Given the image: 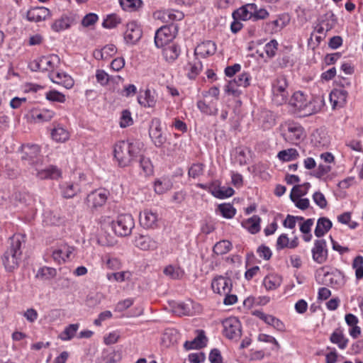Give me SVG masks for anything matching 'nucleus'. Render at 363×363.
<instances>
[{
	"label": "nucleus",
	"instance_id": "obj_25",
	"mask_svg": "<svg viewBox=\"0 0 363 363\" xmlns=\"http://www.w3.org/2000/svg\"><path fill=\"white\" fill-rule=\"evenodd\" d=\"M62 196L65 199H72L82 191V186L75 182H67L60 185Z\"/></svg>",
	"mask_w": 363,
	"mask_h": 363
},
{
	"label": "nucleus",
	"instance_id": "obj_2",
	"mask_svg": "<svg viewBox=\"0 0 363 363\" xmlns=\"http://www.w3.org/2000/svg\"><path fill=\"white\" fill-rule=\"evenodd\" d=\"M289 104L301 116H308L320 111L323 101L319 98L309 99L302 91H296L289 101Z\"/></svg>",
	"mask_w": 363,
	"mask_h": 363
},
{
	"label": "nucleus",
	"instance_id": "obj_21",
	"mask_svg": "<svg viewBox=\"0 0 363 363\" xmlns=\"http://www.w3.org/2000/svg\"><path fill=\"white\" fill-rule=\"evenodd\" d=\"M306 194V191H301V186H294L290 194L291 201L296 206L301 210H306L308 208L310 202L308 199H301L300 197Z\"/></svg>",
	"mask_w": 363,
	"mask_h": 363
},
{
	"label": "nucleus",
	"instance_id": "obj_53",
	"mask_svg": "<svg viewBox=\"0 0 363 363\" xmlns=\"http://www.w3.org/2000/svg\"><path fill=\"white\" fill-rule=\"evenodd\" d=\"M260 220L261 219L258 216H254L247 220V228L251 233L255 234L260 230Z\"/></svg>",
	"mask_w": 363,
	"mask_h": 363
},
{
	"label": "nucleus",
	"instance_id": "obj_61",
	"mask_svg": "<svg viewBox=\"0 0 363 363\" xmlns=\"http://www.w3.org/2000/svg\"><path fill=\"white\" fill-rule=\"evenodd\" d=\"M133 124V118L131 113L128 110H123L121 113L120 118V126L121 128H126Z\"/></svg>",
	"mask_w": 363,
	"mask_h": 363
},
{
	"label": "nucleus",
	"instance_id": "obj_9",
	"mask_svg": "<svg viewBox=\"0 0 363 363\" xmlns=\"http://www.w3.org/2000/svg\"><path fill=\"white\" fill-rule=\"evenodd\" d=\"M31 173L40 179H58L62 177V171L55 165H43V161L31 170Z\"/></svg>",
	"mask_w": 363,
	"mask_h": 363
},
{
	"label": "nucleus",
	"instance_id": "obj_59",
	"mask_svg": "<svg viewBox=\"0 0 363 363\" xmlns=\"http://www.w3.org/2000/svg\"><path fill=\"white\" fill-rule=\"evenodd\" d=\"M321 22L322 24L325 26V30L328 31L335 27L337 23V18L333 13L329 12L325 15L324 19H323Z\"/></svg>",
	"mask_w": 363,
	"mask_h": 363
},
{
	"label": "nucleus",
	"instance_id": "obj_31",
	"mask_svg": "<svg viewBox=\"0 0 363 363\" xmlns=\"http://www.w3.org/2000/svg\"><path fill=\"white\" fill-rule=\"evenodd\" d=\"M49 77L55 84H60L66 89H70L74 85L72 77L64 72L50 73Z\"/></svg>",
	"mask_w": 363,
	"mask_h": 363
},
{
	"label": "nucleus",
	"instance_id": "obj_36",
	"mask_svg": "<svg viewBox=\"0 0 363 363\" xmlns=\"http://www.w3.org/2000/svg\"><path fill=\"white\" fill-rule=\"evenodd\" d=\"M206 337L203 330H198L197 336L192 341H186L184 347L187 350L200 349L203 347L206 344Z\"/></svg>",
	"mask_w": 363,
	"mask_h": 363
},
{
	"label": "nucleus",
	"instance_id": "obj_10",
	"mask_svg": "<svg viewBox=\"0 0 363 363\" xmlns=\"http://www.w3.org/2000/svg\"><path fill=\"white\" fill-rule=\"evenodd\" d=\"M223 335L228 339H238L241 335V323L235 317L223 321Z\"/></svg>",
	"mask_w": 363,
	"mask_h": 363
},
{
	"label": "nucleus",
	"instance_id": "obj_39",
	"mask_svg": "<svg viewBox=\"0 0 363 363\" xmlns=\"http://www.w3.org/2000/svg\"><path fill=\"white\" fill-rule=\"evenodd\" d=\"M52 138L58 143H65L69 138V131L60 125H57L51 132Z\"/></svg>",
	"mask_w": 363,
	"mask_h": 363
},
{
	"label": "nucleus",
	"instance_id": "obj_46",
	"mask_svg": "<svg viewBox=\"0 0 363 363\" xmlns=\"http://www.w3.org/2000/svg\"><path fill=\"white\" fill-rule=\"evenodd\" d=\"M330 340L333 343L337 344L341 350H344L348 342V340L345 337L342 333L337 330L332 333Z\"/></svg>",
	"mask_w": 363,
	"mask_h": 363
},
{
	"label": "nucleus",
	"instance_id": "obj_3",
	"mask_svg": "<svg viewBox=\"0 0 363 363\" xmlns=\"http://www.w3.org/2000/svg\"><path fill=\"white\" fill-rule=\"evenodd\" d=\"M25 242V237L21 234H16L10 238L9 246L3 255V264L8 272L18 268L21 260L22 245Z\"/></svg>",
	"mask_w": 363,
	"mask_h": 363
},
{
	"label": "nucleus",
	"instance_id": "obj_35",
	"mask_svg": "<svg viewBox=\"0 0 363 363\" xmlns=\"http://www.w3.org/2000/svg\"><path fill=\"white\" fill-rule=\"evenodd\" d=\"M199 110L207 116H216L218 112L216 102L207 103L205 100H199L196 103Z\"/></svg>",
	"mask_w": 363,
	"mask_h": 363
},
{
	"label": "nucleus",
	"instance_id": "obj_34",
	"mask_svg": "<svg viewBox=\"0 0 363 363\" xmlns=\"http://www.w3.org/2000/svg\"><path fill=\"white\" fill-rule=\"evenodd\" d=\"M181 50L175 43L168 44L164 46L162 55L168 62H174L180 55Z\"/></svg>",
	"mask_w": 363,
	"mask_h": 363
},
{
	"label": "nucleus",
	"instance_id": "obj_38",
	"mask_svg": "<svg viewBox=\"0 0 363 363\" xmlns=\"http://www.w3.org/2000/svg\"><path fill=\"white\" fill-rule=\"evenodd\" d=\"M332 228V222L327 218H320L314 230L315 235L318 238L323 237Z\"/></svg>",
	"mask_w": 363,
	"mask_h": 363
},
{
	"label": "nucleus",
	"instance_id": "obj_1",
	"mask_svg": "<svg viewBox=\"0 0 363 363\" xmlns=\"http://www.w3.org/2000/svg\"><path fill=\"white\" fill-rule=\"evenodd\" d=\"M113 157L121 167H125L132 164L138 158L140 150V143L121 140L113 145Z\"/></svg>",
	"mask_w": 363,
	"mask_h": 363
},
{
	"label": "nucleus",
	"instance_id": "obj_43",
	"mask_svg": "<svg viewBox=\"0 0 363 363\" xmlns=\"http://www.w3.org/2000/svg\"><path fill=\"white\" fill-rule=\"evenodd\" d=\"M212 194L218 199H225L233 195L234 190L231 187L214 186L211 190Z\"/></svg>",
	"mask_w": 363,
	"mask_h": 363
},
{
	"label": "nucleus",
	"instance_id": "obj_40",
	"mask_svg": "<svg viewBox=\"0 0 363 363\" xmlns=\"http://www.w3.org/2000/svg\"><path fill=\"white\" fill-rule=\"evenodd\" d=\"M277 158L282 162L294 161L299 157V153L295 148H288L281 150L277 155Z\"/></svg>",
	"mask_w": 363,
	"mask_h": 363
},
{
	"label": "nucleus",
	"instance_id": "obj_62",
	"mask_svg": "<svg viewBox=\"0 0 363 363\" xmlns=\"http://www.w3.org/2000/svg\"><path fill=\"white\" fill-rule=\"evenodd\" d=\"M278 49V43L276 40H272L267 43L264 46V51L267 55L269 57H274Z\"/></svg>",
	"mask_w": 363,
	"mask_h": 363
},
{
	"label": "nucleus",
	"instance_id": "obj_8",
	"mask_svg": "<svg viewBox=\"0 0 363 363\" xmlns=\"http://www.w3.org/2000/svg\"><path fill=\"white\" fill-rule=\"evenodd\" d=\"M40 149L37 145H24L22 146L23 161L26 162L28 164L31 166L33 170L42 161L43 157L40 155Z\"/></svg>",
	"mask_w": 363,
	"mask_h": 363
},
{
	"label": "nucleus",
	"instance_id": "obj_11",
	"mask_svg": "<svg viewBox=\"0 0 363 363\" xmlns=\"http://www.w3.org/2000/svg\"><path fill=\"white\" fill-rule=\"evenodd\" d=\"M174 26H164L157 30L155 35V44L157 48L164 47L174 38Z\"/></svg>",
	"mask_w": 363,
	"mask_h": 363
},
{
	"label": "nucleus",
	"instance_id": "obj_63",
	"mask_svg": "<svg viewBox=\"0 0 363 363\" xmlns=\"http://www.w3.org/2000/svg\"><path fill=\"white\" fill-rule=\"evenodd\" d=\"M98 20L99 17L96 13H89L82 18V25L84 27H89L94 25Z\"/></svg>",
	"mask_w": 363,
	"mask_h": 363
},
{
	"label": "nucleus",
	"instance_id": "obj_17",
	"mask_svg": "<svg viewBox=\"0 0 363 363\" xmlns=\"http://www.w3.org/2000/svg\"><path fill=\"white\" fill-rule=\"evenodd\" d=\"M142 37L140 26L135 22H130L126 25V30L124 33V39L127 43L135 44Z\"/></svg>",
	"mask_w": 363,
	"mask_h": 363
},
{
	"label": "nucleus",
	"instance_id": "obj_54",
	"mask_svg": "<svg viewBox=\"0 0 363 363\" xmlns=\"http://www.w3.org/2000/svg\"><path fill=\"white\" fill-rule=\"evenodd\" d=\"M352 267L355 269V276L357 279L363 277V257L357 256L352 262Z\"/></svg>",
	"mask_w": 363,
	"mask_h": 363
},
{
	"label": "nucleus",
	"instance_id": "obj_45",
	"mask_svg": "<svg viewBox=\"0 0 363 363\" xmlns=\"http://www.w3.org/2000/svg\"><path fill=\"white\" fill-rule=\"evenodd\" d=\"M164 274L172 279H180L184 274V270L179 267L173 265L167 266L163 271Z\"/></svg>",
	"mask_w": 363,
	"mask_h": 363
},
{
	"label": "nucleus",
	"instance_id": "obj_30",
	"mask_svg": "<svg viewBox=\"0 0 363 363\" xmlns=\"http://www.w3.org/2000/svg\"><path fill=\"white\" fill-rule=\"evenodd\" d=\"M282 283V277L276 273H269L264 277L262 284L267 291L278 289Z\"/></svg>",
	"mask_w": 363,
	"mask_h": 363
},
{
	"label": "nucleus",
	"instance_id": "obj_14",
	"mask_svg": "<svg viewBox=\"0 0 363 363\" xmlns=\"http://www.w3.org/2000/svg\"><path fill=\"white\" fill-rule=\"evenodd\" d=\"M211 287L215 293L220 295H226L228 293H230L232 290V280L229 277H216L212 281Z\"/></svg>",
	"mask_w": 363,
	"mask_h": 363
},
{
	"label": "nucleus",
	"instance_id": "obj_18",
	"mask_svg": "<svg viewBox=\"0 0 363 363\" xmlns=\"http://www.w3.org/2000/svg\"><path fill=\"white\" fill-rule=\"evenodd\" d=\"M149 135L157 147H161L164 143L166 138L162 135L160 127V121L158 118H154L152 120Z\"/></svg>",
	"mask_w": 363,
	"mask_h": 363
},
{
	"label": "nucleus",
	"instance_id": "obj_64",
	"mask_svg": "<svg viewBox=\"0 0 363 363\" xmlns=\"http://www.w3.org/2000/svg\"><path fill=\"white\" fill-rule=\"evenodd\" d=\"M120 337L118 331H113L104 337V342L107 345L115 344L119 340Z\"/></svg>",
	"mask_w": 363,
	"mask_h": 363
},
{
	"label": "nucleus",
	"instance_id": "obj_13",
	"mask_svg": "<svg viewBox=\"0 0 363 363\" xmlns=\"http://www.w3.org/2000/svg\"><path fill=\"white\" fill-rule=\"evenodd\" d=\"M313 260L318 264H323L328 258L326 241L323 239L316 240L311 250Z\"/></svg>",
	"mask_w": 363,
	"mask_h": 363
},
{
	"label": "nucleus",
	"instance_id": "obj_24",
	"mask_svg": "<svg viewBox=\"0 0 363 363\" xmlns=\"http://www.w3.org/2000/svg\"><path fill=\"white\" fill-rule=\"evenodd\" d=\"M348 92L344 89H335L330 94V101L333 108H341L347 102Z\"/></svg>",
	"mask_w": 363,
	"mask_h": 363
},
{
	"label": "nucleus",
	"instance_id": "obj_50",
	"mask_svg": "<svg viewBox=\"0 0 363 363\" xmlns=\"http://www.w3.org/2000/svg\"><path fill=\"white\" fill-rule=\"evenodd\" d=\"M57 275V271L55 268L43 267L38 269L36 277L40 279H49Z\"/></svg>",
	"mask_w": 363,
	"mask_h": 363
},
{
	"label": "nucleus",
	"instance_id": "obj_26",
	"mask_svg": "<svg viewBox=\"0 0 363 363\" xmlns=\"http://www.w3.org/2000/svg\"><path fill=\"white\" fill-rule=\"evenodd\" d=\"M216 51V43L211 40H206L197 45L194 50V55L206 57L214 55Z\"/></svg>",
	"mask_w": 363,
	"mask_h": 363
},
{
	"label": "nucleus",
	"instance_id": "obj_16",
	"mask_svg": "<svg viewBox=\"0 0 363 363\" xmlns=\"http://www.w3.org/2000/svg\"><path fill=\"white\" fill-rule=\"evenodd\" d=\"M74 250V247L70 246L67 243H63L53 250L52 257L55 262L61 264L66 262L67 259H70Z\"/></svg>",
	"mask_w": 363,
	"mask_h": 363
},
{
	"label": "nucleus",
	"instance_id": "obj_23",
	"mask_svg": "<svg viewBox=\"0 0 363 363\" xmlns=\"http://www.w3.org/2000/svg\"><path fill=\"white\" fill-rule=\"evenodd\" d=\"M158 216L155 212L150 209H145L140 213V223L145 228H154L157 227Z\"/></svg>",
	"mask_w": 363,
	"mask_h": 363
},
{
	"label": "nucleus",
	"instance_id": "obj_56",
	"mask_svg": "<svg viewBox=\"0 0 363 363\" xmlns=\"http://www.w3.org/2000/svg\"><path fill=\"white\" fill-rule=\"evenodd\" d=\"M45 98L48 101L58 103H64L66 101L65 95L56 90H51L47 92Z\"/></svg>",
	"mask_w": 363,
	"mask_h": 363
},
{
	"label": "nucleus",
	"instance_id": "obj_6",
	"mask_svg": "<svg viewBox=\"0 0 363 363\" xmlns=\"http://www.w3.org/2000/svg\"><path fill=\"white\" fill-rule=\"evenodd\" d=\"M135 226L134 219L130 214H121L112 221V228L114 233L121 237L130 235Z\"/></svg>",
	"mask_w": 363,
	"mask_h": 363
},
{
	"label": "nucleus",
	"instance_id": "obj_22",
	"mask_svg": "<svg viewBox=\"0 0 363 363\" xmlns=\"http://www.w3.org/2000/svg\"><path fill=\"white\" fill-rule=\"evenodd\" d=\"M33 196L26 192H15L11 198V203L16 208H23L33 203Z\"/></svg>",
	"mask_w": 363,
	"mask_h": 363
},
{
	"label": "nucleus",
	"instance_id": "obj_15",
	"mask_svg": "<svg viewBox=\"0 0 363 363\" xmlns=\"http://www.w3.org/2000/svg\"><path fill=\"white\" fill-rule=\"evenodd\" d=\"M50 16V11L44 6L32 7L26 13V19L30 22H41Z\"/></svg>",
	"mask_w": 363,
	"mask_h": 363
},
{
	"label": "nucleus",
	"instance_id": "obj_19",
	"mask_svg": "<svg viewBox=\"0 0 363 363\" xmlns=\"http://www.w3.org/2000/svg\"><path fill=\"white\" fill-rule=\"evenodd\" d=\"M157 94L155 91L146 89L140 91L138 96V102L145 108H154L157 104Z\"/></svg>",
	"mask_w": 363,
	"mask_h": 363
},
{
	"label": "nucleus",
	"instance_id": "obj_37",
	"mask_svg": "<svg viewBox=\"0 0 363 363\" xmlns=\"http://www.w3.org/2000/svg\"><path fill=\"white\" fill-rule=\"evenodd\" d=\"M185 69L189 78L194 79L202 69L201 62L197 58V56H195L186 65Z\"/></svg>",
	"mask_w": 363,
	"mask_h": 363
},
{
	"label": "nucleus",
	"instance_id": "obj_27",
	"mask_svg": "<svg viewBox=\"0 0 363 363\" xmlns=\"http://www.w3.org/2000/svg\"><path fill=\"white\" fill-rule=\"evenodd\" d=\"M121 359V353L113 349H104L100 357L97 358V363H116Z\"/></svg>",
	"mask_w": 363,
	"mask_h": 363
},
{
	"label": "nucleus",
	"instance_id": "obj_5",
	"mask_svg": "<svg viewBox=\"0 0 363 363\" xmlns=\"http://www.w3.org/2000/svg\"><path fill=\"white\" fill-rule=\"evenodd\" d=\"M288 82L285 76H278L272 84V101L277 105H282L287 101L289 93Z\"/></svg>",
	"mask_w": 363,
	"mask_h": 363
},
{
	"label": "nucleus",
	"instance_id": "obj_28",
	"mask_svg": "<svg viewBox=\"0 0 363 363\" xmlns=\"http://www.w3.org/2000/svg\"><path fill=\"white\" fill-rule=\"evenodd\" d=\"M135 245L143 250H155L159 243L148 235H140L135 238Z\"/></svg>",
	"mask_w": 363,
	"mask_h": 363
},
{
	"label": "nucleus",
	"instance_id": "obj_60",
	"mask_svg": "<svg viewBox=\"0 0 363 363\" xmlns=\"http://www.w3.org/2000/svg\"><path fill=\"white\" fill-rule=\"evenodd\" d=\"M233 80L238 86L247 87L250 85L251 76L248 72H242Z\"/></svg>",
	"mask_w": 363,
	"mask_h": 363
},
{
	"label": "nucleus",
	"instance_id": "obj_33",
	"mask_svg": "<svg viewBox=\"0 0 363 363\" xmlns=\"http://www.w3.org/2000/svg\"><path fill=\"white\" fill-rule=\"evenodd\" d=\"M253 4H247L233 11L232 16L235 20L248 21L252 20Z\"/></svg>",
	"mask_w": 363,
	"mask_h": 363
},
{
	"label": "nucleus",
	"instance_id": "obj_57",
	"mask_svg": "<svg viewBox=\"0 0 363 363\" xmlns=\"http://www.w3.org/2000/svg\"><path fill=\"white\" fill-rule=\"evenodd\" d=\"M204 164L202 163H194L189 169L188 174L190 177L196 179L203 174Z\"/></svg>",
	"mask_w": 363,
	"mask_h": 363
},
{
	"label": "nucleus",
	"instance_id": "obj_52",
	"mask_svg": "<svg viewBox=\"0 0 363 363\" xmlns=\"http://www.w3.org/2000/svg\"><path fill=\"white\" fill-rule=\"evenodd\" d=\"M119 23H121V18L118 15L113 13L107 16L104 20L102 26L104 28L111 29L116 27Z\"/></svg>",
	"mask_w": 363,
	"mask_h": 363
},
{
	"label": "nucleus",
	"instance_id": "obj_42",
	"mask_svg": "<svg viewBox=\"0 0 363 363\" xmlns=\"http://www.w3.org/2000/svg\"><path fill=\"white\" fill-rule=\"evenodd\" d=\"M172 182L166 178L159 179L155 182V191L158 194H163L172 188Z\"/></svg>",
	"mask_w": 363,
	"mask_h": 363
},
{
	"label": "nucleus",
	"instance_id": "obj_7",
	"mask_svg": "<svg viewBox=\"0 0 363 363\" xmlns=\"http://www.w3.org/2000/svg\"><path fill=\"white\" fill-rule=\"evenodd\" d=\"M60 57L57 55L42 56L33 60L29 65V67L33 72L52 71L60 65Z\"/></svg>",
	"mask_w": 363,
	"mask_h": 363
},
{
	"label": "nucleus",
	"instance_id": "obj_47",
	"mask_svg": "<svg viewBox=\"0 0 363 363\" xmlns=\"http://www.w3.org/2000/svg\"><path fill=\"white\" fill-rule=\"evenodd\" d=\"M232 248L230 241L223 240L218 242L213 247V251L215 254L223 255L228 253Z\"/></svg>",
	"mask_w": 363,
	"mask_h": 363
},
{
	"label": "nucleus",
	"instance_id": "obj_49",
	"mask_svg": "<svg viewBox=\"0 0 363 363\" xmlns=\"http://www.w3.org/2000/svg\"><path fill=\"white\" fill-rule=\"evenodd\" d=\"M218 211L225 218H232L236 213L235 208L230 203L220 204Z\"/></svg>",
	"mask_w": 363,
	"mask_h": 363
},
{
	"label": "nucleus",
	"instance_id": "obj_44",
	"mask_svg": "<svg viewBox=\"0 0 363 363\" xmlns=\"http://www.w3.org/2000/svg\"><path fill=\"white\" fill-rule=\"evenodd\" d=\"M79 328V323L70 324L60 334L59 337L63 341L70 340L75 336Z\"/></svg>",
	"mask_w": 363,
	"mask_h": 363
},
{
	"label": "nucleus",
	"instance_id": "obj_32",
	"mask_svg": "<svg viewBox=\"0 0 363 363\" xmlns=\"http://www.w3.org/2000/svg\"><path fill=\"white\" fill-rule=\"evenodd\" d=\"M157 18L161 19L166 23L174 21H180L184 18V13L177 10H167L158 11L155 13Z\"/></svg>",
	"mask_w": 363,
	"mask_h": 363
},
{
	"label": "nucleus",
	"instance_id": "obj_55",
	"mask_svg": "<svg viewBox=\"0 0 363 363\" xmlns=\"http://www.w3.org/2000/svg\"><path fill=\"white\" fill-rule=\"evenodd\" d=\"M120 4L125 11H135L142 4L141 0H120Z\"/></svg>",
	"mask_w": 363,
	"mask_h": 363
},
{
	"label": "nucleus",
	"instance_id": "obj_12",
	"mask_svg": "<svg viewBox=\"0 0 363 363\" xmlns=\"http://www.w3.org/2000/svg\"><path fill=\"white\" fill-rule=\"evenodd\" d=\"M109 192L104 189L95 190L86 196V203L91 208H96L104 205L107 201Z\"/></svg>",
	"mask_w": 363,
	"mask_h": 363
},
{
	"label": "nucleus",
	"instance_id": "obj_58",
	"mask_svg": "<svg viewBox=\"0 0 363 363\" xmlns=\"http://www.w3.org/2000/svg\"><path fill=\"white\" fill-rule=\"evenodd\" d=\"M253 9L252 13V20L254 21L263 20L269 16V12L262 8H258L255 4H253Z\"/></svg>",
	"mask_w": 363,
	"mask_h": 363
},
{
	"label": "nucleus",
	"instance_id": "obj_29",
	"mask_svg": "<svg viewBox=\"0 0 363 363\" xmlns=\"http://www.w3.org/2000/svg\"><path fill=\"white\" fill-rule=\"evenodd\" d=\"M324 284L330 285L333 287H340L344 284V276L338 270L332 272H327L324 275Z\"/></svg>",
	"mask_w": 363,
	"mask_h": 363
},
{
	"label": "nucleus",
	"instance_id": "obj_41",
	"mask_svg": "<svg viewBox=\"0 0 363 363\" xmlns=\"http://www.w3.org/2000/svg\"><path fill=\"white\" fill-rule=\"evenodd\" d=\"M54 116L55 112L49 109L33 111L31 113L32 118L38 123L50 121Z\"/></svg>",
	"mask_w": 363,
	"mask_h": 363
},
{
	"label": "nucleus",
	"instance_id": "obj_4",
	"mask_svg": "<svg viewBox=\"0 0 363 363\" xmlns=\"http://www.w3.org/2000/svg\"><path fill=\"white\" fill-rule=\"evenodd\" d=\"M281 135L284 140L296 144L303 140L305 138V131L302 125L294 121H286L280 126Z\"/></svg>",
	"mask_w": 363,
	"mask_h": 363
},
{
	"label": "nucleus",
	"instance_id": "obj_51",
	"mask_svg": "<svg viewBox=\"0 0 363 363\" xmlns=\"http://www.w3.org/2000/svg\"><path fill=\"white\" fill-rule=\"evenodd\" d=\"M139 162L140 167L142 169L143 172L145 175H150L153 172V166L150 160L147 157H145L140 154Z\"/></svg>",
	"mask_w": 363,
	"mask_h": 363
},
{
	"label": "nucleus",
	"instance_id": "obj_48",
	"mask_svg": "<svg viewBox=\"0 0 363 363\" xmlns=\"http://www.w3.org/2000/svg\"><path fill=\"white\" fill-rule=\"evenodd\" d=\"M71 21L67 16H62L56 20L51 26L52 29L55 32H60L69 28Z\"/></svg>",
	"mask_w": 363,
	"mask_h": 363
},
{
	"label": "nucleus",
	"instance_id": "obj_20",
	"mask_svg": "<svg viewBox=\"0 0 363 363\" xmlns=\"http://www.w3.org/2000/svg\"><path fill=\"white\" fill-rule=\"evenodd\" d=\"M253 314L260 320H263L266 324L272 326L277 330L281 332L285 330V325L279 318L272 315L266 314L264 312L258 310L255 311Z\"/></svg>",
	"mask_w": 363,
	"mask_h": 363
}]
</instances>
